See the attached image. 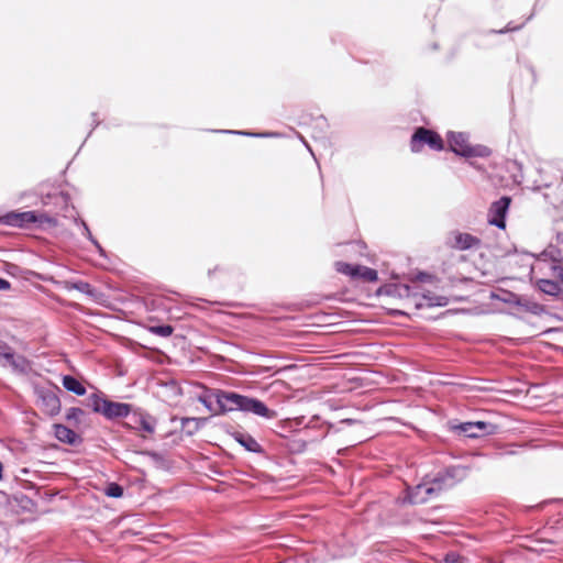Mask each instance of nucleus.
Returning a JSON list of instances; mask_svg holds the SVG:
<instances>
[{"label": "nucleus", "instance_id": "nucleus-12", "mask_svg": "<svg viewBox=\"0 0 563 563\" xmlns=\"http://www.w3.org/2000/svg\"><path fill=\"white\" fill-rule=\"evenodd\" d=\"M449 245L452 249L464 251L481 245V240L470 233L454 232L450 238Z\"/></svg>", "mask_w": 563, "mask_h": 563}, {"label": "nucleus", "instance_id": "nucleus-7", "mask_svg": "<svg viewBox=\"0 0 563 563\" xmlns=\"http://www.w3.org/2000/svg\"><path fill=\"white\" fill-rule=\"evenodd\" d=\"M334 266L338 273L350 276L353 279H362L367 283H373L378 279L377 272L366 266L351 265L341 261L336 262Z\"/></svg>", "mask_w": 563, "mask_h": 563}, {"label": "nucleus", "instance_id": "nucleus-30", "mask_svg": "<svg viewBox=\"0 0 563 563\" xmlns=\"http://www.w3.org/2000/svg\"><path fill=\"white\" fill-rule=\"evenodd\" d=\"M543 311V308L541 306H538V305H534L533 306V310L532 312L538 314V313H541Z\"/></svg>", "mask_w": 563, "mask_h": 563}, {"label": "nucleus", "instance_id": "nucleus-14", "mask_svg": "<svg viewBox=\"0 0 563 563\" xmlns=\"http://www.w3.org/2000/svg\"><path fill=\"white\" fill-rule=\"evenodd\" d=\"M55 437L64 443L75 445L80 441L79 435L68 427L64 424H55L54 426Z\"/></svg>", "mask_w": 563, "mask_h": 563}, {"label": "nucleus", "instance_id": "nucleus-18", "mask_svg": "<svg viewBox=\"0 0 563 563\" xmlns=\"http://www.w3.org/2000/svg\"><path fill=\"white\" fill-rule=\"evenodd\" d=\"M69 288H74V289H77L78 291L80 292H84L88 296H90L91 298H95L97 299L98 298V292L95 288L91 287L90 284L86 283V282H76V283H73Z\"/></svg>", "mask_w": 563, "mask_h": 563}, {"label": "nucleus", "instance_id": "nucleus-3", "mask_svg": "<svg viewBox=\"0 0 563 563\" xmlns=\"http://www.w3.org/2000/svg\"><path fill=\"white\" fill-rule=\"evenodd\" d=\"M0 222L18 227L22 229H29L32 224H56V220L44 213H36L35 211H23V212H9L0 218Z\"/></svg>", "mask_w": 563, "mask_h": 563}, {"label": "nucleus", "instance_id": "nucleus-29", "mask_svg": "<svg viewBox=\"0 0 563 563\" xmlns=\"http://www.w3.org/2000/svg\"><path fill=\"white\" fill-rule=\"evenodd\" d=\"M10 289V283L5 279L0 278V290Z\"/></svg>", "mask_w": 563, "mask_h": 563}, {"label": "nucleus", "instance_id": "nucleus-2", "mask_svg": "<svg viewBox=\"0 0 563 563\" xmlns=\"http://www.w3.org/2000/svg\"><path fill=\"white\" fill-rule=\"evenodd\" d=\"M466 475V470L462 466L450 467L443 475L435 477L431 483H422L417 485L409 494L412 504H423L433 494L441 492L443 488L452 487L457 481Z\"/></svg>", "mask_w": 563, "mask_h": 563}, {"label": "nucleus", "instance_id": "nucleus-8", "mask_svg": "<svg viewBox=\"0 0 563 563\" xmlns=\"http://www.w3.org/2000/svg\"><path fill=\"white\" fill-rule=\"evenodd\" d=\"M0 364L2 366L9 365L13 371L19 373H25L30 367L24 356L15 354L13 350L2 341H0Z\"/></svg>", "mask_w": 563, "mask_h": 563}, {"label": "nucleus", "instance_id": "nucleus-21", "mask_svg": "<svg viewBox=\"0 0 563 563\" xmlns=\"http://www.w3.org/2000/svg\"><path fill=\"white\" fill-rule=\"evenodd\" d=\"M148 330H150V332H152L156 335L163 336V338L169 336L174 331L173 327H170L168 324L153 325V327H150Z\"/></svg>", "mask_w": 563, "mask_h": 563}, {"label": "nucleus", "instance_id": "nucleus-4", "mask_svg": "<svg viewBox=\"0 0 563 563\" xmlns=\"http://www.w3.org/2000/svg\"><path fill=\"white\" fill-rule=\"evenodd\" d=\"M423 144H427L434 151H442L444 148L443 139L438 132L420 126L411 136L410 148L413 153H418L422 150Z\"/></svg>", "mask_w": 563, "mask_h": 563}, {"label": "nucleus", "instance_id": "nucleus-9", "mask_svg": "<svg viewBox=\"0 0 563 563\" xmlns=\"http://www.w3.org/2000/svg\"><path fill=\"white\" fill-rule=\"evenodd\" d=\"M511 199L507 196L501 197L499 200L492 203L488 211V222L489 224L496 225L499 229H505V217Z\"/></svg>", "mask_w": 563, "mask_h": 563}, {"label": "nucleus", "instance_id": "nucleus-19", "mask_svg": "<svg viewBox=\"0 0 563 563\" xmlns=\"http://www.w3.org/2000/svg\"><path fill=\"white\" fill-rule=\"evenodd\" d=\"M135 422L140 424L141 429L147 433H153L155 430V421L151 416L140 415Z\"/></svg>", "mask_w": 563, "mask_h": 563}, {"label": "nucleus", "instance_id": "nucleus-5", "mask_svg": "<svg viewBox=\"0 0 563 563\" xmlns=\"http://www.w3.org/2000/svg\"><path fill=\"white\" fill-rule=\"evenodd\" d=\"M90 405L96 412L102 413L109 419L126 417L130 413L131 406L123 402H113L97 395L90 398Z\"/></svg>", "mask_w": 563, "mask_h": 563}, {"label": "nucleus", "instance_id": "nucleus-24", "mask_svg": "<svg viewBox=\"0 0 563 563\" xmlns=\"http://www.w3.org/2000/svg\"><path fill=\"white\" fill-rule=\"evenodd\" d=\"M205 422V419H198V418H184L183 419V427L188 426L189 423H195V430H197L201 423Z\"/></svg>", "mask_w": 563, "mask_h": 563}, {"label": "nucleus", "instance_id": "nucleus-11", "mask_svg": "<svg viewBox=\"0 0 563 563\" xmlns=\"http://www.w3.org/2000/svg\"><path fill=\"white\" fill-rule=\"evenodd\" d=\"M410 303H412L417 309L421 308H432V307H444L448 305L449 299L445 296L434 295L430 291L428 292H416L412 298L409 299Z\"/></svg>", "mask_w": 563, "mask_h": 563}, {"label": "nucleus", "instance_id": "nucleus-17", "mask_svg": "<svg viewBox=\"0 0 563 563\" xmlns=\"http://www.w3.org/2000/svg\"><path fill=\"white\" fill-rule=\"evenodd\" d=\"M537 284L539 289L548 295L555 296L561 291L560 284L550 279H540Z\"/></svg>", "mask_w": 563, "mask_h": 563}, {"label": "nucleus", "instance_id": "nucleus-20", "mask_svg": "<svg viewBox=\"0 0 563 563\" xmlns=\"http://www.w3.org/2000/svg\"><path fill=\"white\" fill-rule=\"evenodd\" d=\"M411 282L413 284H430L434 285L439 282L438 277L428 273H418L412 278Z\"/></svg>", "mask_w": 563, "mask_h": 563}, {"label": "nucleus", "instance_id": "nucleus-32", "mask_svg": "<svg viewBox=\"0 0 563 563\" xmlns=\"http://www.w3.org/2000/svg\"><path fill=\"white\" fill-rule=\"evenodd\" d=\"M394 312H397V313L404 314V316H406V317H408V316H409V313H408V312L402 311V310H394Z\"/></svg>", "mask_w": 563, "mask_h": 563}, {"label": "nucleus", "instance_id": "nucleus-23", "mask_svg": "<svg viewBox=\"0 0 563 563\" xmlns=\"http://www.w3.org/2000/svg\"><path fill=\"white\" fill-rule=\"evenodd\" d=\"M212 399L214 397L212 396V393L208 396H201L199 397V400L211 411L213 415H216V411H218V406L213 404Z\"/></svg>", "mask_w": 563, "mask_h": 563}, {"label": "nucleus", "instance_id": "nucleus-25", "mask_svg": "<svg viewBox=\"0 0 563 563\" xmlns=\"http://www.w3.org/2000/svg\"><path fill=\"white\" fill-rule=\"evenodd\" d=\"M82 415V410L79 408H70L66 415L67 419H76L78 416Z\"/></svg>", "mask_w": 563, "mask_h": 563}, {"label": "nucleus", "instance_id": "nucleus-1", "mask_svg": "<svg viewBox=\"0 0 563 563\" xmlns=\"http://www.w3.org/2000/svg\"><path fill=\"white\" fill-rule=\"evenodd\" d=\"M212 396L214 397L216 405L218 406L216 415L233 410H242L245 412H253L256 416L267 419L276 417V412L274 410L268 409L264 402L255 398L220 389L213 390Z\"/></svg>", "mask_w": 563, "mask_h": 563}, {"label": "nucleus", "instance_id": "nucleus-22", "mask_svg": "<svg viewBox=\"0 0 563 563\" xmlns=\"http://www.w3.org/2000/svg\"><path fill=\"white\" fill-rule=\"evenodd\" d=\"M106 495L109 497L119 498L123 495V488L115 483H111L106 488Z\"/></svg>", "mask_w": 563, "mask_h": 563}, {"label": "nucleus", "instance_id": "nucleus-15", "mask_svg": "<svg viewBox=\"0 0 563 563\" xmlns=\"http://www.w3.org/2000/svg\"><path fill=\"white\" fill-rule=\"evenodd\" d=\"M234 439L250 452L261 451V445L258 444V442L247 433L236 432L234 434Z\"/></svg>", "mask_w": 563, "mask_h": 563}, {"label": "nucleus", "instance_id": "nucleus-27", "mask_svg": "<svg viewBox=\"0 0 563 563\" xmlns=\"http://www.w3.org/2000/svg\"><path fill=\"white\" fill-rule=\"evenodd\" d=\"M519 25H512L511 23H508L507 26L503 30L496 31L497 33H506V32H514L519 30Z\"/></svg>", "mask_w": 563, "mask_h": 563}, {"label": "nucleus", "instance_id": "nucleus-13", "mask_svg": "<svg viewBox=\"0 0 563 563\" xmlns=\"http://www.w3.org/2000/svg\"><path fill=\"white\" fill-rule=\"evenodd\" d=\"M42 407L47 415L54 416L60 410V401L53 391H42L40 395Z\"/></svg>", "mask_w": 563, "mask_h": 563}, {"label": "nucleus", "instance_id": "nucleus-28", "mask_svg": "<svg viewBox=\"0 0 563 563\" xmlns=\"http://www.w3.org/2000/svg\"><path fill=\"white\" fill-rule=\"evenodd\" d=\"M504 295H505V297H500L499 295H497V294L493 292L490 297H492L493 299H497V300H500V301H504V302H508V301H509V298H510L512 295H511V294H508V292H505Z\"/></svg>", "mask_w": 563, "mask_h": 563}, {"label": "nucleus", "instance_id": "nucleus-10", "mask_svg": "<svg viewBox=\"0 0 563 563\" xmlns=\"http://www.w3.org/2000/svg\"><path fill=\"white\" fill-rule=\"evenodd\" d=\"M457 430L470 438H478L494 434L497 430V426L485 421L464 422L457 427Z\"/></svg>", "mask_w": 563, "mask_h": 563}, {"label": "nucleus", "instance_id": "nucleus-6", "mask_svg": "<svg viewBox=\"0 0 563 563\" xmlns=\"http://www.w3.org/2000/svg\"><path fill=\"white\" fill-rule=\"evenodd\" d=\"M450 150L464 157L481 156L482 150L478 146H472L468 136L462 132H450L448 134Z\"/></svg>", "mask_w": 563, "mask_h": 563}, {"label": "nucleus", "instance_id": "nucleus-31", "mask_svg": "<svg viewBox=\"0 0 563 563\" xmlns=\"http://www.w3.org/2000/svg\"><path fill=\"white\" fill-rule=\"evenodd\" d=\"M60 198L67 203L69 197L67 194L60 192Z\"/></svg>", "mask_w": 563, "mask_h": 563}, {"label": "nucleus", "instance_id": "nucleus-26", "mask_svg": "<svg viewBox=\"0 0 563 563\" xmlns=\"http://www.w3.org/2000/svg\"><path fill=\"white\" fill-rule=\"evenodd\" d=\"M460 559H461V558H460V555H459V554H456V553H448V554L445 555L444 561H445L446 563H460Z\"/></svg>", "mask_w": 563, "mask_h": 563}, {"label": "nucleus", "instance_id": "nucleus-16", "mask_svg": "<svg viewBox=\"0 0 563 563\" xmlns=\"http://www.w3.org/2000/svg\"><path fill=\"white\" fill-rule=\"evenodd\" d=\"M63 386L68 391H71L78 396H82L86 394V388L84 385L75 377L66 375L63 377Z\"/></svg>", "mask_w": 563, "mask_h": 563}]
</instances>
